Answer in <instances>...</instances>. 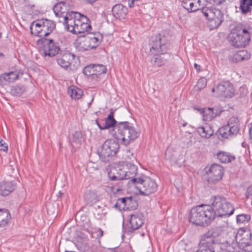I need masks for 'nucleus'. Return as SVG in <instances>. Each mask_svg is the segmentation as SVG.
<instances>
[{"label":"nucleus","instance_id":"5701e85b","mask_svg":"<svg viewBox=\"0 0 252 252\" xmlns=\"http://www.w3.org/2000/svg\"><path fill=\"white\" fill-rule=\"evenodd\" d=\"M236 127L232 128L229 126H224L220 128L218 131L219 135L223 138H231L236 135L238 131L236 130Z\"/></svg>","mask_w":252,"mask_h":252},{"label":"nucleus","instance_id":"a211bd4d","mask_svg":"<svg viewBox=\"0 0 252 252\" xmlns=\"http://www.w3.org/2000/svg\"><path fill=\"white\" fill-rule=\"evenodd\" d=\"M205 0H183L182 5L189 12H195L198 10H201L205 8Z\"/></svg>","mask_w":252,"mask_h":252},{"label":"nucleus","instance_id":"8fccbe9b","mask_svg":"<svg viewBox=\"0 0 252 252\" xmlns=\"http://www.w3.org/2000/svg\"><path fill=\"white\" fill-rule=\"evenodd\" d=\"M9 83V82L7 79V75L5 73L0 75V85L4 86Z\"/></svg>","mask_w":252,"mask_h":252},{"label":"nucleus","instance_id":"423d86ee","mask_svg":"<svg viewBox=\"0 0 252 252\" xmlns=\"http://www.w3.org/2000/svg\"><path fill=\"white\" fill-rule=\"evenodd\" d=\"M212 208L216 217L230 216L233 214L234 208L226 198L221 195L214 196L211 198Z\"/></svg>","mask_w":252,"mask_h":252},{"label":"nucleus","instance_id":"c9c22d12","mask_svg":"<svg viewBox=\"0 0 252 252\" xmlns=\"http://www.w3.org/2000/svg\"><path fill=\"white\" fill-rule=\"evenodd\" d=\"M26 91L25 87L24 86L16 85L12 86L10 90V94L14 96H20Z\"/></svg>","mask_w":252,"mask_h":252},{"label":"nucleus","instance_id":"79ce46f5","mask_svg":"<svg viewBox=\"0 0 252 252\" xmlns=\"http://www.w3.org/2000/svg\"><path fill=\"white\" fill-rule=\"evenodd\" d=\"M241 248L245 252H250L252 251V241H248L246 242H241V245L239 246V248Z\"/></svg>","mask_w":252,"mask_h":252},{"label":"nucleus","instance_id":"c85d7f7f","mask_svg":"<svg viewBox=\"0 0 252 252\" xmlns=\"http://www.w3.org/2000/svg\"><path fill=\"white\" fill-rule=\"evenodd\" d=\"M240 10L243 14H247L252 10V0H240Z\"/></svg>","mask_w":252,"mask_h":252},{"label":"nucleus","instance_id":"7ed1b4c3","mask_svg":"<svg viewBox=\"0 0 252 252\" xmlns=\"http://www.w3.org/2000/svg\"><path fill=\"white\" fill-rule=\"evenodd\" d=\"M102 36L99 32L85 33L80 35L74 42L75 47L80 51L96 48L101 43Z\"/></svg>","mask_w":252,"mask_h":252},{"label":"nucleus","instance_id":"6e6552de","mask_svg":"<svg viewBox=\"0 0 252 252\" xmlns=\"http://www.w3.org/2000/svg\"><path fill=\"white\" fill-rule=\"evenodd\" d=\"M202 13L208 20V26L211 30L218 28L223 21V14L217 8L205 7Z\"/></svg>","mask_w":252,"mask_h":252},{"label":"nucleus","instance_id":"4468645a","mask_svg":"<svg viewBox=\"0 0 252 252\" xmlns=\"http://www.w3.org/2000/svg\"><path fill=\"white\" fill-rule=\"evenodd\" d=\"M38 42H41L43 45V54L45 56H55L58 53L60 50L59 47L53 39H48L46 38H43L39 40Z\"/></svg>","mask_w":252,"mask_h":252},{"label":"nucleus","instance_id":"aec40b11","mask_svg":"<svg viewBox=\"0 0 252 252\" xmlns=\"http://www.w3.org/2000/svg\"><path fill=\"white\" fill-rule=\"evenodd\" d=\"M202 114L203 119L205 121H211L214 118L220 115L222 111L217 108H204L202 109H196Z\"/></svg>","mask_w":252,"mask_h":252},{"label":"nucleus","instance_id":"f8f14e48","mask_svg":"<svg viewBox=\"0 0 252 252\" xmlns=\"http://www.w3.org/2000/svg\"><path fill=\"white\" fill-rule=\"evenodd\" d=\"M143 213L137 212L130 215L129 222L125 227V231L130 233L140 228L144 222Z\"/></svg>","mask_w":252,"mask_h":252},{"label":"nucleus","instance_id":"f257e3e1","mask_svg":"<svg viewBox=\"0 0 252 252\" xmlns=\"http://www.w3.org/2000/svg\"><path fill=\"white\" fill-rule=\"evenodd\" d=\"M216 218L211 205L201 204L193 207L190 210L189 220L191 223L201 226H207Z\"/></svg>","mask_w":252,"mask_h":252},{"label":"nucleus","instance_id":"dca6fc26","mask_svg":"<svg viewBox=\"0 0 252 252\" xmlns=\"http://www.w3.org/2000/svg\"><path fill=\"white\" fill-rule=\"evenodd\" d=\"M88 22L90 20L86 16L82 15L81 20L77 21L76 26L72 28L73 34H83L85 33H89L92 29L91 25Z\"/></svg>","mask_w":252,"mask_h":252},{"label":"nucleus","instance_id":"f704fd0d","mask_svg":"<svg viewBox=\"0 0 252 252\" xmlns=\"http://www.w3.org/2000/svg\"><path fill=\"white\" fill-rule=\"evenodd\" d=\"M250 58V55L248 54L245 50L240 51L235 54L233 56V59L236 62H240L245 60H248Z\"/></svg>","mask_w":252,"mask_h":252},{"label":"nucleus","instance_id":"3c124183","mask_svg":"<svg viewBox=\"0 0 252 252\" xmlns=\"http://www.w3.org/2000/svg\"><path fill=\"white\" fill-rule=\"evenodd\" d=\"M41 38H45V37L47 36L48 35L50 34V33L47 31L46 27L42 23H41Z\"/></svg>","mask_w":252,"mask_h":252},{"label":"nucleus","instance_id":"680f3d73","mask_svg":"<svg viewBox=\"0 0 252 252\" xmlns=\"http://www.w3.org/2000/svg\"><path fill=\"white\" fill-rule=\"evenodd\" d=\"M249 133H250V138L252 139V126L250 128L249 130Z\"/></svg>","mask_w":252,"mask_h":252},{"label":"nucleus","instance_id":"ea45409f","mask_svg":"<svg viewBox=\"0 0 252 252\" xmlns=\"http://www.w3.org/2000/svg\"><path fill=\"white\" fill-rule=\"evenodd\" d=\"M227 126H229V127L233 128L234 127H236V130L239 131V120L237 117H231L227 123Z\"/></svg>","mask_w":252,"mask_h":252},{"label":"nucleus","instance_id":"a18cd8bd","mask_svg":"<svg viewBox=\"0 0 252 252\" xmlns=\"http://www.w3.org/2000/svg\"><path fill=\"white\" fill-rule=\"evenodd\" d=\"M206 84L207 79L205 77H201L198 80L196 85V88L200 90L204 89L206 86Z\"/></svg>","mask_w":252,"mask_h":252},{"label":"nucleus","instance_id":"9d476101","mask_svg":"<svg viewBox=\"0 0 252 252\" xmlns=\"http://www.w3.org/2000/svg\"><path fill=\"white\" fill-rule=\"evenodd\" d=\"M150 51L152 55L164 54L167 52L168 44L164 36L160 34L152 36L150 41Z\"/></svg>","mask_w":252,"mask_h":252},{"label":"nucleus","instance_id":"49530a36","mask_svg":"<svg viewBox=\"0 0 252 252\" xmlns=\"http://www.w3.org/2000/svg\"><path fill=\"white\" fill-rule=\"evenodd\" d=\"M127 200H130V198L123 197L119 198L115 205V207L117 209H120V205L123 204L124 206L126 205V202Z\"/></svg>","mask_w":252,"mask_h":252},{"label":"nucleus","instance_id":"c756f323","mask_svg":"<svg viewBox=\"0 0 252 252\" xmlns=\"http://www.w3.org/2000/svg\"><path fill=\"white\" fill-rule=\"evenodd\" d=\"M10 219L11 216L8 210L0 209V227L6 225Z\"/></svg>","mask_w":252,"mask_h":252},{"label":"nucleus","instance_id":"2eb2a0df","mask_svg":"<svg viewBox=\"0 0 252 252\" xmlns=\"http://www.w3.org/2000/svg\"><path fill=\"white\" fill-rule=\"evenodd\" d=\"M224 233L221 227L213 228L204 234L200 239L216 247L217 244L215 241V238L221 236Z\"/></svg>","mask_w":252,"mask_h":252},{"label":"nucleus","instance_id":"7c9ffc66","mask_svg":"<svg viewBox=\"0 0 252 252\" xmlns=\"http://www.w3.org/2000/svg\"><path fill=\"white\" fill-rule=\"evenodd\" d=\"M40 20L32 22L30 26L31 32L35 36L41 38V26Z\"/></svg>","mask_w":252,"mask_h":252},{"label":"nucleus","instance_id":"4d7b16f0","mask_svg":"<svg viewBox=\"0 0 252 252\" xmlns=\"http://www.w3.org/2000/svg\"><path fill=\"white\" fill-rule=\"evenodd\" d=\"M94 215L96 219H101L104 216V214L103 213L101 214H99V213H95Z\"/></svg>","mask_w":252,"mask_h":252},{"label":"nucleus","instance_id":"ddd939ff","mask_svg":"<svg viewBox=\"0 0 252 252\" xmlns=\"http://www.w3.org/2000/svg\"><path fill=\"white\" fill-rule=\"evenodd\" d=\"M208 182L215 183L220 181L223 175L224 169L218 164H212L206 171Z\"/></svg>","mask_w":252,"mask_h":252},{"label":"nucleus","instance_id":"f03ea898","mask_svg":"<svg viewBox=\"0 0 252 252\" xmlns=\"http://www.w3.org/2000/svg\"><path fill=\"white\" fill-rule=\"evenodd\" d=\"M110 132L114 138L121 140V143L125 146L135 141L139 136V132L133 124L128 122L118 123Z\"/></svg>","mask_w":252,"mask_h":252},{"label":"nucleus","instance_id":"cd10ccee","mask_svg":"<svg viewBox=\"0 0 252 252\" xmlns=\"http://www.w3.org/2000/svg\"><path fill=\"white\" fill-rule=\"evenodd\" d=\"M217 158L222 163L230 162L235 158L234 155L223 151L218 152L217 154Z\"/></svg>","mask_w":252,"mask_h":252},{"label":"nucleus","instance_id":"a19ab883","mask_svg":"<svg viewBox=\"0 0 252 252\" xmlns=\"http://www.w3.org/2000/svg\"><path fill=\"white\" fill-rule=\"evenodd\" d=\"M83 73L88 76H94V64H91L87 65L84 68Z\"/></svg>","mask_w":252,"mask_h":252},{"label":"nucleus","instance_id":"39448f33","mask_svg":"<svg viewBox=\"0 0 252 252\" xmlns=\"http://www.w3.org/2000/svg\"><path fill=\"white\" fill-rule=\"evenodd\" d=\"M231 236L230 240L221 244V249L227 252H239V246L241 245V242L251 241V233L248 231L240 230L236 234L233 232Z\"/></svg>","mask_w":252,"mask_h":252},{"label":"nucleus","instance_id":"72a5a7b5","mask_svg":"<svg viewBox=\"0 0 252 252\" xmlns=\"http://www.w3.org/2000/svg\"><path fill=\"white\" fill-rule=\"evenodd\" d=\"M104 142L106 146L108 147V149L113 156H115L119 149V143L113 139L107 140Z\"/></svg>","mask_w":252,"mask_h":252},{"label":"nucleus","instance_id":"e433bc0d","mask_svg":"<svg viewBox=\"0 0 252 252\" xmlns=\"http://www.w3.org/2000/svg\"><path fill=\"white\" fill-rule=\"evenodd\" d=\"M40 23H42L46 27L47 31L51 33L54 31L56 27V24L53 21L48 19H41Z\"/></svg>","mask_w":252,"mask_h":252},{"label":"nucleus","instance_id":"f3484780","mask_svg":"<svg viewBox=\"0 0 252 252\" xmlns=\"http://www.w3.org/2000/svg\"><path fill=\"white\" fill-rule=\"evenodd\" d=\"M70 5L68 2L62 1L57 3L53 7L55 14L59 19H62L64 17L70 14Z\"/></svg>","mask_w":252,"mask_h":252},{"label":"nucleus","instance_id":"a878e982","mask_svg":"<svg viewBox=\"0 0 252 252\" xmlns=\"http://www.w3.org/2000/svg\"><path fill=\"white\" fill-rule=\"evenodd\" d=\"M117 125V122L114 118V112L111 111L108 117L105 118V122L103 123V127H100V129L104 130L112 127V130H113Z\"/></svg>","mask_w":252,"mask_h":252},{"label":"nucleus","instance_id":"0eeeda50","mask_svg":"<svg viewBox=\"0 0 252 252\" xmlns=\"http://www.w3.org/2000/svg\"><path fill=\"white\" fill-rule=\"evenodd\" d=\"M137 173L138 167L133 164L128 163L126 164V170L120 169L119 172H117L116 174L111 171L109 173L108 176L109 178L113 181L129 179V183L131 182L135 186L136 182H134L133 180L135 179L137 182V180L141 178L137 177Z\"/></svg>","mask_w":252,"mask_h":252},{"label":"nucleus","instance_id":"b1692460","mask_svg":"<svg viewBox=\"0 0 252 252\" xmlns=\"http://www.w3.org/2000/svg\"><path fill=\"white\" fill-rule=\"evenodd\" d=\"M112 12L116 18L124 19L127 12V8L122 4H117L113 7Z\"/></svg>","mask_w":252,"mask_h":252},{"label":"nucleus","instance_id":"6e6d98bb","mask_svg":"<svg viewBox=\"0 0 252 252\" xmlns=\"http://www.w3.org/2000/svg\"><path fill=\"white\" fill-rule=\"evenodd\" d=\"M247 197H252V186L251 187H249L248 189H247Z\"/></svg>","mask_w":252,"mask_h":252},{"label":"nucleus","instance_id":"864d4df0","mask_svg":"<svg viewBox=\"0 0 252 252\" xmlns=\"http://www.w3.org/2000/svg\"><path fill=\"white\" fill-rule=\"evenodd\" d=\"M211 2L213 3L214 5L219 6L224 2H225V0H210Z\"/></svg>","mask_w":252,"mask_h":252},{"label":"nucleus","instance_id":"4be33fe9","mask_svg":"<svg viewBox=\"0 0 252 252\" xmlns=\"http://www.w3.org/2000/svg\"><path fill=\"white\" fill-rule=\"evenodd\" d=\"M74 58V55L67 52L58 57L57 61L58 64L62 67L67 69L70 65Z\"/></svg>","mask_w":252,"mask_h":252},{"label":"nucleus","instance_id":"58836bf2","mask_svg":"<svg viewBox=\"0 0 252 252\" xmlns=\"http://www.w3.org/2000/svg\"><path fill=\"white\" fill-rule=\"evenodd\" d=\"M72 136V142L77 145H80L84 139L83 134L80 131H75Z\"/></svg>","mask_w":252,"mask_h":252},{"label":"nucleus","instance_id":"473e14b6","mask_svg":"<svg viewBox=\"0 0 252 252\" xmlns=\"http://www.w3.org/2000/svg\"><path fill=\"white\" fill-rule=\"evenodd\" d=\"M215 247L200 239L199 243V250L195 252H215Z\"/></svg>","mask_w":252,"mask_h":252},{"label":"nucleus","instance_id":"20e7f679","mask_svg":"<svg viewBox=\"0 0 252 252\" xmlns=\"http://www.w3.org/2000/svg\"><path fill=\"white\" fill-rule=\"evenodd\" d=\"M229 42L236 48H244L251 40L250 32L242 24H238L231 30Z\"/></svg>","mask_w":252,"mask_h":252},{"label":"nucleus","instance_id":"e2e57ef3","mask_svg":"<svg viewBox=\"0 0 252 252\" xmlns=\"http://www.w3.org/2000/svg\"><path fill=\"white\" fill-rule=\"evenodd\" d=\"M98 231L100 232V235L102 236L103 235V231L102 230V229L99 228L98 229Z\"/></svg>","mask_w":252,"mask_h":252},{"label":"nucleus","instance_id":"052dcab7","mask_svg":"<svg viewBox=\"0 0 252 252\" xmlns=\"http://www.w3.org/2000/svg\"><path fill=\"white\" fill-rule=\"evenodd\" d=\"M5 74H6V75H7V79L8 81L9 82V83L13 82V81H11V77H10V76L9 75V73H8V72L5 73Z\"/></svg>","mask_w":252,"mask_h":252},{"label":"nucleus","instance_id":"412c9836","mask_svg":"<svg viewBox=\"0 0 252 252\" xmlns=\"http://www.w3.org/2000/svg\"><path fill=\"white\" fill-rule=\"evenodd\" d=\"M16 188V184L13 181H3L0 182V195H8Z\"/></svg>","mask_w":252,"mask_h":252},{"label":"nucleus","instance_id":"37998d69","mask_svg":"<svg viewBox=\"0 0 252 252\" xmlns=\"http://www.w3.org/2000/svg\"><path fill=\"white\" fill-rule=\"evenodd\" d=\"M85 199L90 203L95 202L96 201V195L95 193L89 191L85 194Z\"/></svg>","mask_w":252,"mask_h":252},{"label":"nucleus","instance_id":"6ab92c4d","mask_svg":"<svg viewBox=\"0 0 252 252\" xmlns=\"http://www.w3.org/2000/svg\"><path fill=\"white\" fill-rule=\"evenodd\" d=\"M77 14L78 13L71 11L70 14L64 17L62 19H59V22L63 23L66 30L73 33V31H71L72 28L76 26L77 21L79 20V19L76 17Z\"/></svg>","mask_w":252,"mask_h":252},{"label":"nucleus","instance_id":"13d9d810","mask_svg":"<svg viewBox=\"0 0 252 252\" xmlns=\"http://www.w3.org/2000/svg\"><path fill=\"white\" fill-rule=\"evenodd\" d=\"M194 67L196 69V71L197 72H199L200 71L201 67L199 65L197 64V63H195L194 64Z\"/></svg>","mask_w":252,"mask_h":252},{"label":"nucleus","instance_id":"de8ad7c7","mask_svg":"<svg viewBox=\"0 0 252 252\" xmlns=\"http://www.w3.org/2000/svg\"><path fill=\"white\" fill-rule=\"evenodd\" d=\"M250 220V216L249 215L242 214L238 215L237 217V221L240 222H244Z\"/></svg>","mask_w":252,"mask_h":252},{"label":"nucleus","instance_id":"2f4dec72","mask_svg":"<svg viewBox=\"0 0 252 252\" xmlns=\"http://www.w3.org/2000/svg\"><path fill=\"white\" fill-rule=\"evenodd\" d=\"M68 93L72 99L77 100L82 97L83 92L77 87L71 86L68 88Z\"/></svg>","mask_w":252,"mask_h":252},{"label":"nucleus","instance_id":"4c0bfd02","mask_svg":"<svg viewBox=\"0 0 252 252\" xmlns=\"http://www.w3.org/2000/svg\"><path fill=\"white\" fill-rule=\"evenodd\" d=\"M94 76H97L106 72L107 68L105 66L99 64H94Z\"/></svg>","mask_w":252,"mask_h":252},{"label":"nucleus","instance_id":"393cba45","mask_svg":"<svg viewBox=\"0 0 252 252\" xmlns=\"http://www.w3.org/2000/svg\"><path fill=\"white\" fill-rule=\"evenodd\" d=\"M97 154L102 161H108L110 158L113 156L111 152L104 142L101 146L100 148L97 151Z\"/></svg>","mask_w":252,"mask_h":252},{"label":"nucleus","instance_id":"0e129e2a","mask_svg":"<svg viewBox=\"0 0 252 252\" xmlns=\"http://www.w3.org/2000/svg\"><path fill=\"white\" fill-rule=\"evenodd\" d=\"M63 193L61 192H59V196H62Z\"/></svg>","mask_w":252,"mask_h":252},{"label":"nucleus","instance_id":"bb28decb","mask_svg":"<svg viewBox=\"0 0 252 252\" xmlns=\"http://www.w3.org/2000/svg\"><path fill=\"white\" fill-rule=\"evenodd\" d=\"M198 133L203 138H209L214 133L212 127L208 125L203 126H199L197 128Z\"/></svg>","mask_w":252,"mask_h":252},{"label":"nucleus","instance_id":"c03bdc74","mask_svg":"<svg viewBox=\"0 0 252 252\" xmlns=\"http://www.w3.org/2000/svg\"><path fill=\"white\" fill-rule=\"evenodd\" d=\"M167 59L161 56L156 57L155 59V65L158 66H161L165 64Z\"/></svg>","mask_w":252,"mask_h":252},{"label":"nucleus","instance_id":"603ef678","mask_svg":"<svg viewBox=\"0 0 252 252\" xmlns=\"http://www.w3.org/2000/svg\"><path fill=\"white\" fill-rule=\"evenodd\" d=\"M9 75L11 77V81H15L18 78V74L16 71H10L8 72Z\"/></svg>","mask_w":252,"mask_h":252},{"label":"nucleus","instance_id":"bf43d9fd","mask_svg":"<svg viewBox=\"0 0 252 252\" xmlns=\"http://www.w3.org/2000/svg\"><path fill=\"white\" fill-rule=\"evenodd\" d=\"M95 124L97 125V126H98V127H99V128L100 129V127L102 128L103 127V123L102 124H101L100 123H99L98 122V121L97 120H95Z\"/></svg>","mask_w":252,"mask_h":252},{"label":"nucleus","instance_id":"09e8293b","mask_svg":"<svg viewBox=\"0 0 252 252\" xmlns=\"http://www.w3.org/2000/svg\"><path fill=\"white\" fill-rule=\"evenodd\" d=\"M123 187L122 182L121 181L118 183L117 185L111 187V191L114 193H116L120 191H121Z\"/></svg>","mask_w":252,"mask_h":252},{"label":"nucleus","instance_id":"1a4fd4ad","mask_svg":"<svg viewBox=\"0 0 252 252\" xmlns=\"http://www.w3.org/2000/svg\"><path fill=\"white\" fill-rule=\"evenodd\" d=\"M133 181L136 182L134 186L141 195L148 196L157 190L158 185L156 181L150 177L143 176L137 180V182L135 179Z\"/></svg>","mask_w":252,"mask_h":252},{"label":"nucleus","instance_id":"9b49d317","mask_svg":"<svg viewBox=\"0 0 252 252\" xmlns=\"http://www.w3.org/2000/svg\"><path fill=\"white\" fill-rule=\"evenodd\" d=\"M212 92H216L217 96L225 98H232L235 95L233 86L228 81H221L216 88L212 89Z\"/></svg>","mask_w":252,"mask_h":252},{"label":"nucleus","instance_id":"338daca9","mask_svg":"<svg viewBox=\"0 0 252 252\" xmlns=\"http://www.w3.org/2000/svg\"><path fill=\"white\" fill-rule=\"evenodd\" d=\"M0 142H3V140L0 138Z\"/></svg>","mask_w":252,"mask_h":252},{"label":"nucleus","instance_id":"69168bd1","mask_svg":"<svg viewBox=\"0 0 252 252\" xmlns=\"http://www.w3.org/2000/svg\"><path fill=\"white\" fill-rule=\"evenodd\" d=\"M126 153H127V154H128V153H130V150H127V151H126Z\"/></svg>","mask_w":252,"mask_h":252},{"label":"nucleus","instance_id":"774afa93","mask_svg":"<svg viewBox=\"0 0 252 252\" xmlns=\"http://www.w3.org/2000/svg\"><path fill=\"white\" fill-rule=\"evenodd\" d=\"M3 54L2 53H0V56H3Z\"/></svg>","mask_w":252,"mask_h":252},{"label":"nucleus","instance_id":"5fc2aeb1","mask_svg":"<svg viewBox=\"0 0 252 252\" xmlns=\"http://www.w3.org/2000/svg\"><path fill=\"white\" fill-rule=\"evenodd\" d=\"M8 149L7 144L3 140V142H0V150L6 151Z\"/></svg>","mask_w":252,"mask_h":252}]
</instances>
